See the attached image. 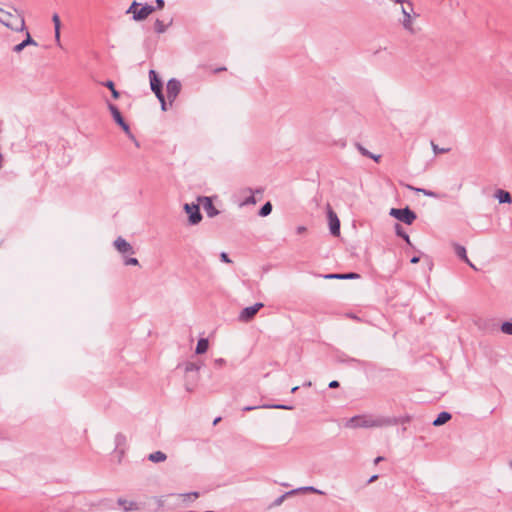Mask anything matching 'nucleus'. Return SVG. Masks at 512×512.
I'll return each mask as SVG.
<instances>
[{"mask_svg":"<svg viewBox=\"0 0 512 512\" xmlns=\"http://www.w3.org/2000/svg\"><path fill=\"white\" fill-rule=\"evenodd\" d=\"M395 418L375 416L371 414L356 415L345 422L347 428H381L396 425Z\"/></svg>","mask_w":512,"mask_h":512,"instance_id":"f257e3e1","label":"nucleus"},{"mask_svg":"<svg viewBox=\"0 0 512 512\" xmlns=\"http://www.w3.org/2000/svg\"><path fill=\"white\" fill-rule=\"evenodd\" d=\"M0 22L14 31H23L25 29V20L22 12L14 7L0 9Z\"/></svg>","mask_w":512,"mask_h":512,"instance_id":"f03ea898","label":"nucleus"},{"mask_svg":"<svg viewBox=\"0 0 512 512\" xmlns=\"http://www.w3.org/2000/svg\"><path fill=\"white\" fill-rule=\"evenodd\" d=\"M155 7L149 4L141 6L137 1H133L130 7L127 9V14H132L134 21L145 20L151 13L155 11Z\"/></svg>","mask_w":512,"mask_h":512,"instance_id":"7ed1b4c3","label":"nucleus"},{"mask_svg":"<svg viewBox=\"0 0 512 512\" xmlns=\"http://www.w3.org/2000/svg\"><path fill=\"white\" fill-rule=\"evenodd\" d=\"M201 368V364H197L194 362H187L184 364V371L186 373V390L191 392L194 389L195 383L197 382L199 376L198 372Z\"/></svg>","mask_w":512,"mask_h":512,"instance_id":"20e7f679","label":"nucleus"},{"mask_svg":"<svg viewBox=\"0 0 512 512\" xmlns=\"http://www.w3.org/2000/svg\"><path fill=\"white\" fill-rule=\"evenodd\" d=\"M389 215L407 225H411L417 218L416 213L409 207L391 208Z\"/></svg>","mask_w":512,"mask_h":512,"instance_id":"39448f33","label":"nucleus"},{"mask_svg":"<svg viewBox=\"0 0 512 512\" xmlns=\"http://www.w3.org/2000/svg\"><path fill=\"white\" fill-rule=\"evenodd\" d=\"M401 11L403 14L402 25L403 28L411 34L415 33L413 28V18L411 14L413 13V4L408 0L407 3H404L401 7Z\"/></svg>","mask_w":512,"mask_h":512,"instance_id":"423d86ee","label":"nucleus"},{"mask_svg":"<svg viewBox=\"0 0 512 512\" xmlns=\"http://www.w3.org/2000/svg\"><path fill=\"white\" fill-rule=\"evenodd\" d=\"M108 109L111 112V115L114 119V121L123 129V131L126 133V135L134 139V136L130 130L129 125L125 122L124 118L122 117L119 109L112 103H108Z\"/></svg>","mask_w":512,"mask_h":512,"instance_id":"0eeeda50","label":"nucleus"},{"mask_svg":"<svg viewBox=\"0 0 512 512\" xmlns=\"http://www.w3.org/2000/svg\"><path fill=\"white\" fill-rule=\"evenodd\" d=\"M184 210L188 214L189 223L191 225H196L202 220V215L200 213V209L197 204L186 203L184 205Z\"/></svg>","mask_w":512,"mask_h":512,"instance_id":"6e6552de","label":"nucleus"},{"mask_svg":"<svg viewBox=\"0 0 512 512\" xmlns=\"http://www.w3.org/2000/svg\"><path fill=\"white\" fill-rule=\"evenodd\" d=\"M166 90H167L168 100H169L170 104H172V102L177 98V96L179 95V93L181 91V82L175 78H171L167 82Z\"/></svg>","mask_w":512,"mask_h":512,"instance_id":"1a4fd4ad","label":"nucleus"},{"mask_svg":"<svg viewBox=\"0 0 512 512\" xmlns=\"http://www.w3.org/2000/svg\"><path fill=\"white\" fill-rule=\"evenodd\" d=\"M328 221H329V228L330 233L333 236H339L340 235V220L337 216V214L332 210L330 206H328Z\"/></svg>","mask_w":512,"mask_h":512,"instance_id":"9d476101","label":"nucleus"},{"mask_svg":"<svg viewBox=\"0 0 512 512\" xmlns=\"http://www.w3.org/2000/svg\"><path fill=\"white\" fill-rule=\"evenodd\" d=\"M263 306V303L259 302L244 308L239 314V320L242 322L250 321Z\"/></svg>","mask_w":512,"mask_h":512,"instance_id":"9b49d317","label":"nucleus"},{"mask_svg":"<svg viewBox=\"0 0 512 512\" xmlns=\"http://www.w3.org/2000/svg\"><path fill=\"white\" fill-rule=\"evenodd\" d=\"M149 79H150V86L151 90L154 92L156 97H162L163 91H162V82L160 78L158 77V74L155 70L149 71Z\"/></svg>","mask_w":512,"mask_h":512,"instance_id":"f8f14e48","label":"nucleus"},{"mask_svg":"<svg viewBox=\"0 0 512 512\" xmlns=\"http://www.w3.org/2000/svg\"><path fill=\"white\" fill-rule=\"evenodd\" d=\"M114 246L115 248L121 253V254H126V253H131L133 254L134 253V250H133V247L131 246L130 243H128L124 238L122 237H118L115 241H114Z\"/></svg>","mask_w":512,"mask_h":512,"instance_id":"ddd939ff","label":"nucleus"},{"mask_svg":"<svg viewBox=\"0 0 512 512\" xmlns=\"http://www.w3.org/2000/svg\"><path fill=\"white\" fill-rule=\"evenodd\" d=\"M203 207L208 217L212 218L219 214V211L215 208L212 200L209 197H203Z\"/></svg>","mask_w":512,"mask_h":512,"instance_id":"4468645a","label":"nucleus"},{"mask_svg":"<svg viewBox=\"0 0 512 512\" xmlns=\"http://www.w3.org/2000/svg\"><path fill=\"white\" fill-rule=\"evenodd\" d=\"M258 408H272V409H286V410L292 409V407L287 406V405L273 404V405H261V406H245V407H243V411L248 412V411H253L255 409H258Z\"/></svg>","mask_w":512,"mask_h":512,"instance_id":"2eb2a0df","label":"nucleus"},{"mask_svg":"<svg viewBox=\"0 0 512 512\" xmlns=\"http://www.w3.org/2000/svg\"><path fill=\"white\" fill-rule=\"evenodd\" d=\"M455 252L460 259L464 260L470 267L476 270V267L468 259L464 246L458 244L455 245Z\"/></svg>","mask_w":512,"mask_h":512,"instance_id":"dca6fc26","label":"nucleus"},{"mask_svg":"<svg viewBox=\"0 0 512 512\" xmlns=\"http://www.w3.org/2000/svg\"><path fill=\"white\" fill-rule=\"evenodd\" d=\"M117 503L123 508L125 512H129L132 510H137L139 507L136 502L134 501H127L123 498H119L117 500Z\"/></svg>","mask_w":512,"mask_h":512,"instance_id":"f3484780","label":"nucleus"},{"mask_svg":"<svg viewBox=\"0 0 512 512\" xmlns=\"http://www.w3.org/2000/svg\"><path fill=\"white\" fill-rule=\"evenodd\" d=\"M451 414L449 412L443 411L438 414L436 419L433 421L434 426H441L448 422L451 419Z\"/></svg>","mask_w":512,"mask_h":512,"instance_id":"a211bd4d","label":"nucleus"},{"mask_svg":"<svg viewBox=\"0 0 512 512\" xmlns=\"http://www.w3.org/2000/svg\"><path fill=\"white\" fill-rule=\"evenodd\" d=\"M496 198L498 199L499 203H511L512 197L509 192L504 190H497L496 192Z\"/></svg>","mask_w":512,"mask_h":512,"instance_id":"6ab92c4d","label":"nucleus"},{"mask_svg":"<svg viewBox=\"0 0 512 512\" xmlns=\"http://www.w3.org/2000/svg\"><path fill=\"white\" fill-rule=\"evenodd\" d=\"M166 459L167 456L162 451H156L148 455V460L154 463L164 462Z\"/></svg>","mask_w":512,"mask_h":512,"instance_id":"aec40b11","label":"nucleus"},{"mask_svg":"<svg viewBox=\"0 0 512 512\" xmlns=\"http://www.w3.org/2000/svg\"><path fill=\"white\" fill-rule=\"evenodd\" d=\"M394 229H395V233L397 236L401 237L403 240H405V242L408 244V245H412L411 244V241H410V237L409 235L404 231L403 227L399 224V223H396L395 226H394Z\"/></svg>","mask_w":512,"mask_h":512,"instance_id":"412c9836","label":"nucleus"},{"mask_svg":"<svg viewBox=\"0 0 512 512\" xmlns=\"http://www.w3.org/2000/svg\"><path fill=\"white\" fill-rule=\"evenodd\" d=\"M52 21L54 23V28H55V39H56L57 44L60 45V25H61V22H60V18L58 16V14L55 13L53 15Z\"/></svg>","mask_w":512,"mask_h":512,"instance_id":"4be33fe9","label":"nucleus"},{"mask_svg":"<svg viewBox=\"0 0 512 512\" xmlns=\"http://www.w3.org/2000/svg\"><path fill=\"white\" fill-rule=\"evenodd\" d=\"M208 347H209L208 340L205 339V338H201L197 342V346H196V351L195 352L197 354H203V353H205L208 350Z\"/></svg>","mask_w":512,"mask_h":512,"instance_id":"5701e85b","label":"nucleus"},{"mask_svg":"<svg viewBox=\"0 0 512 512\" xmlns=\"http://www.w3.org/2000/svg\"><path fill=\"white\" fill-rule=\"evenodd\" d=\"M102 85L107 87L111 91L112 97L114 99H118L120 97V93L116 90L115 84L113 81L107 80V81L103 82Z\"/></svg>","mask_w":512,"mask_h":512,"instance_id":"b1692460","label":"nucleus"},{"mask_svg":"<svg viewBox=\"0 0 512 512\" xmlns=\"http://www.w3.org/2000/svg\"><path fill=\"white\" fill-rule=\"evenodd\" d=\"M167 25L164 24V22L160 19H156L154 23V30L158 34H162L166 31Z\"/></svg>","mask_w":512,"mask_h":512,"instance_id":"393cba45","label":"nucleus"},{"mask_svg":"<svg viewBox=\"0 0 512 512\" xmlns=\"http://www.w3.org/2000/svg\"><path fill=\"white\" fill-rule=\"evenodd\" d=\"M272 212V204L266 202L259 210V215L262 217L268 216Z\"/></svg>","mask_w":512,"mask_h":512,"instance_id":"a878e982","label":"nucleus"},{"mask_svg":"<svg viewBox=\"0 0 512 512\" xmlns=\"http://www.w3.org/2000/svg\"><path fill=\"white\" fill-rule=\"evenodd\" d=\"M408 188L411 189V190H415L418 193H422V194H424L425 196H428V197H436V193L433 192V191H430V190H426V189H423V188H414L412 186H408Z\"/></svg>","mask_w":512,"mask_h":512,"instance_id":"bb28decb","label":"nucleus"},{"mask_svg":"<svg viewBox=\"0 0 512 512\" xmlns=\"http://www.w3.org/2000/svg\"><path fill=\"white\" fill-rule=\"evenodd\" d=\"M355 147L357 148V150L360 152V154L362 156H365V157H368V158L370 156H372V153L369 152L362 144L357 142V143H355Z\"/></svg>","mask_w":512,"mask_h":512,"instance_id":"cd10ccee","label":"nucleus"},{"mask_svg":"<svg viewBox=\"0 0 512 512\" xmlns=\"http://www.w3.org/2000/svg\"><path fill=\"white\" fill-rule=\"evenodd\" d=\"M501 331L505 334L512 335V323L504 322L501 326Z\"/></svg>","mask_w":512,"mask_h":512,"instance_id":"c85d7f7f","label":"nucleus"},{"mask_svg":"<svg viewBox=\"0 0 512 512\" xmlns=\"http://www.w3.org/2000/svg\"><path fill=\"white\" fill-rule=\"evenodd\" d=\"M431 146L435 154L447 153L450 151V148H439L433 141L431 142Z\"/></svg>","mask_w":512,"mask_h":512,"instance_id":"c756f323","label":"nucleus"},{"mask_svg":"<svg viewBox=\"0 0 512 512\" xmlns=\"http://www.w3.org/2000/svg\"><path fill=\"white\" fill-rule=\"evenodd\" d=\"M25 46L34 45L37 46V43L35 40L32 39L30 33L26 31V39L22 41Z\"/></svg>","mask_w":512,"mask_h":512,"instance_id":"7c9ffc66","label":"nucleus"},{"mask_svg":"<svg viewBox=\"0 0 512 512\" xmlns=\"http://www.w3.org/2000/svg\"><path fill=\"white\" fill-rule=\"evenodd\" d=\"M340 277H341V279H357L360 276L357 273L351 272V273L341 274Z\"/></svg>","mask_w":512,"mask_h":512,"instance_id":"2f4dec72","label":"nucleus"},{"mask_svg":"<svg viewBox=\"0 0 512 512\" xmlns=\"http://www.w3.org/2000/svg\"><path fill=\"white\" fill-rule=\"evenodd\" d=\"M124 264L125 265H134L135 266V265H138L139 262H138V260L136 258L130 257V258H126L124 260Z\"/></svg>","mask_w":512,"mask_h":512,"instance_id":"473e14b6","label":"nucleus"},{"mask_svg":"<svg viewBox=\"0 0 512 512\" xmlns=\"http://www.w3.org/2000/svg\"><path fill=\"white\" fill-rule=\"evenodd\" d=\"M255 203H256V198L253 195H251L243 201L242 205H249V204H255Z\"/></svg>","mask_w":512,"mask_h":512,"instance_id":"72a5a7b5","label":"nucleus"},{"mask_svg":"<svg viewBox=\"0 0 512 512\" xmlns=\"http://www.w3.org/2000/svg\"><path fill=\"white\" fill-rule=\"evenodd\" d=\"M302 490L310 491V492L317 493V494H324L323 491H321L319 489H316V488H314L312 486L304 487V488H302Z\"/></svg>","mask_w":512,"mask_h":512,"instance_id":"f704fd0d","label":"nucleus"},{"mask_svg":"<svg viewBox=\"0 0 512 512\" xmlns=\"http://www.w3.org/2000/svg\"><path fill=\"white\" fill-rule=\"evenodd\" d=\"M157 99L159 100V102L161 103V109L163 111H166L167 110V103L165 101V98H164V95L162 94V97H157Z\"/></svg>","mask_w":512,"mask_h":512,"instance_id":"c9c22d12","label":"nucleus"},{"mask_svg":"<svg viewBox=\"0 0 512 512\" xmlns=\"http://www.w3.org/2000/svg\"><path fill=\"white\" fill-rule=\"evenodd\" d=\"M220 259L221 261L225 262V263H231V259L229 258L228 254L226 252H222L220 254Z\"/></svg>","mask_w":512,"mask_h":512,"instance_id":"e433bc0d","label":"nucleus"},{"mask_svg":"<svg viewBox=\"0 0 512 512\" xmlns=\"http://www.w3.org/2000/svg\"><path fill=\"white\" fill-rule=\"evenodd\" d=\"M25 47H26V46L24 45V43H23V42H21V43H19V44H17V45H15V46H14L13 51H14V52H16V53H19V52H21Z\"/></svg>","mask_w":512,"mask_h":512,"instance_id":"4c0bfd02","label":"nucleus"},{"mask_svg":"<svg viewBox=\"0 0 512 512\" xmlns=\"http://www.w3.org/2000/svg\"><path fill=\"white\" fill-rule=\"evenodd\" d=\"M340 275L341 274H328V275H325V278H327V279H341Z\"/></svg>","mask_w":512,"mask_h":512,"instance_id":"58836bf2","label":"nucleus"},{"mask_svg":"<svg viewBox=\"0 0 512 512\" xmlns=\"http://www.w3.org/2000/svg\"><path fill=\"white\" fill-rule=\"evenodd\" d=\"M339 385H340V384H339V382H338L337 380H333V381H331V382L329 383V388H332V389H334V388H338V387H339Z\"/></svg>","mask_w":512,"mask_h":512,"instance_id":"ea45409f","label":"nucleus"},{"mask_svg":"<svg viewBox=\"0 0 512 512\" xmlns=\"http://www.w3.org/2000/svg\"><path fill=\"white\" fill-rule=\"evenodd\" d=\"M214 363L217 366H222L225 364V360L223 358H218V359H215Z\"/></svg>","mask_w":512,"mask_h":512,"instance_id":"a19ab883","label":"nucleus"},{"mask_svg":"<svg viewBox=\"0 0 512 512\" xmlns=\"http://www.w3.org/2000/svg\"><path fill=\"white\" fill-rule=\"evenodd\" d=\"M158 9H162L164 7V0H155Z\"/></svg>","mask_w":512,"mask_h":512,"instance_id":"79ce46f5","label":"nucleus"},{"mask_svg":"<svg viewBox=\"0 0 512 512\" xmlns=\"http://www.w3.org/2000/svg\"><path fill=\"white\" fill-rule=\"evenodd\" d=\"M369 158L373 159L375 162H379L381 155H375L372 153V156H370Z\"/></svg>","mask_w":512,"mask_h":512,"instance_id":"37998d69","label":"nucleus"},{"mask_svg":"<svg viewBox=\"0 0 512 512\" xmlns=\"http://www.w3.org/2000/svg\"><path fill=\"white\" fill-rule=\"evenodd\" d=\"M419 261H420V257H418V256H413V257L411 258V260H410V262H411L412 264H416V263H418Z\"/></svg>","mask_w":512,"mask_h":512,"instance_id":"c03bdc74","label":"nucleus"},{"mask_svg":"<svg viewBox=\"0 0 512 512\" xmlns=\"http://www.w3.org/2000/svg\"><path fill=\"white\" fill-rule=\"evenodd\" d=\"M305 231H306V228H305L304 226H299V227H297V233H298V234H301V233H303V232H305Z\"/></svg>","mask_w":512,"mask_h":512,"instance_id":"a18cd8bd","label":"nucleus"},{"mask_svg":"<svg viewBox=\"0 0 512 512\" xmlns=\"http://www.w3.org/2000/svg\"><path fill=\"white\" fill-rule=\"evenodd\" d=\"M383 460H384V457H382V456H378V457H376V458H375V460H374V464H378V463H380V462H381V461H383Z\"/></svg>","mask_w":512,"mask_h":512,"instance_id":"49530a36","label":"nucleus"},{"mask_svg":"<svg viewBox=\"0 0 512 512\" xmlns=\"http://www.w3.org/2000/svg\"><path fill=\"white\" fill-rule=\"evenodd\" d=\"M225 70H226V67H219V68H216V69L214 70V73H219V72H221V71H225Z\"/></svg>","mask_w":512,"mask_h":512,"instance_id":"de8ad7c7","label":"nucleus"},{"mask_svg":"<svg viewBox=\"0 0 512 512\" xmlns=\"http://www.w3.org/2000/svg\"><path fill=\"white\" fill-rule=\"evenodd\" d=\"M377 478H378V476H377V475H373V476L369 479V481H368V482H369V483H372V482H374Z\"/></svg>","mask_w":512,"mask_h":512,"instance_id":"09e8293b","label":"nucleus"},{"mask_svg":"<svg viewBox=\"0 0 512 512\" xmlns=\"http://www.w3.org/2000/svg\"><path fill=\"white\" fill-rule=\"evenodd\" d=\"M348 361L350 362H356V363H362L360 360H357L355 358H350Z\"/></svg>","mask_w":512,"mask_h":512,"instance_id":"8fccbe9b","label":"nucleus"},{"mask_svg":"<svg viewBox=\"0 0 512 512\" xmlns=\"http://www.w3.org/2000/svg\"><path fill=\"white\" fill-rule=\"evenodd\" d=\"M220 420H221V418H220V417H217V418L213 421V425H216Z\"/></svg>","mask_w":512,"mask_h":512,"instance_id":"3c124183","label":"nucleus"},{"mask_svg":"<svg viewBox=\"0 0 512 512\" xmlns=\"http://www.w3.org/2000/svg\"><path fill=\"white\" fill-rule=\"evenodd\" d=\"M283 497H284V496H281L280 498H278V499L276 500V504H280V503L282 502Z\"/></svg>","mask_w":512,"mask_h":512,"instance_id":"603ef678","label":"nucleus"},{"mask_svg":"<svg viewBox=\"0 0 512 512\" xmlns=\"http://www.w3.org/2000/svg\"><path fill=\"white\" fill-rule=\"evenodd\" d=\"M190 495H192V497H195V498H197L199 496L198 492H193Z\"/></svg>","mask_w":512,"mask_h":512,"instance_id":"864d4df0","label":"nucleus"},{"mask_svg":"<svg viewBox=\"0 0 512 512\" xmlns=\"http://www.w3.org/2000/svg\"><path fill=\"white\" fill-rule=\"evenodd\" d=\"M2 161H3V156H2V154L0 153V169L2 168Z\"/></svg>","mask_w":512,"mask_h":512,"instance_id":"5fc2aeb1","label":"nucleus"},{"mask_svg":"<svg viewBox=\"0 0 512 512\" xmlns=\"http://www.w3.org/2000/svg\"><path fill=\"white\" fill-rule=\"evenodd\" d=\"M298 388H299L298 386H296V387L292 388L291 392H292V393L296 392V391L298 390Z\"/></svg>","mask_w":512,"mask_h":512,"instance_id":"6e6d98bb","label":"nucleus"},{"mask_svg":"<svg viewBox=\"0 0 512 512\" xmlns=\"http://www.w3.org/2000/svg\"><path fill=\"white\" fill-rule=\"evenodd\" d=\"M205 512H212V511H205Z\"/></svg>","mask_w":512,"mask_h":512,"instance_id":"4d7b16f0","label":"nucleus"},{"mask_svg":"<svg viewBox=\"0 0 512 512\" xmlns=\"http://www.w3.org/2000/svg\"><path fill=\"white\" fill-rule=\"evenodd\" d=\"M511 466H512V461H511Z\"/></svg>","mask_w":512,"mask_h":512,"instance_id":"13d9d810","label":"nucleus"}]
</instances>
